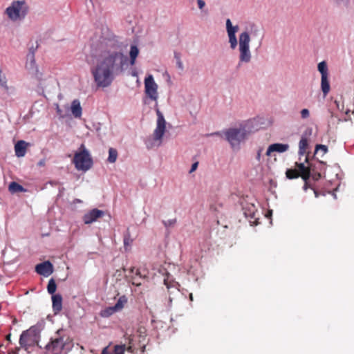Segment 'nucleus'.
Wrapping results in <instances>:
<instances>
[{"label": "nucleus", "mask_w": 354, "mask_h": 354, "mask_svg": "<svg viewBox=\"0 0 354 354\" xmlns=\"http://www.w3.org/2000/svg\"><path fill=\"white\" fill-rule=\"evenodd\" d=\"M99 55L96 65L91 72L99 87L109 86L113 80V73L122 71L128 58L114 41L104 39L98 46Z\"/></svg>", "instance_id": "nucleus-1"}, {"label": "nucleus", "mask_w": 354, "mask_h": 354, "mask_svg": "<svg viewBox=\"0 0 354 354\" xmlns=\"http://www.w3.org/2000/svg\"><path fill=\"white\" fill-rule=\"evenodd\" d=\"M44 328V323H37L29 329L22 332L19 338V344L27 350L29 347L39 344L40 333Z\"/></svg>", "instance_id": "nucleus-2"}, {"label": "nucleus", "mask_w": 354, "mask_h": 354, "mask_svg": "<svg viewBox=\"0 0 354 354\" xmlns=\"http://www.w3.org/2000/svg\"><path fill=\"white\" fill-rule=\"evenodd\" d=\"M68 339L63 329L57 330L45 345V354H62Z\"/></svg>", "instance_id": "nucleus-3"}, {"label": "nucleus", "mask_w": 354, "mask_h": 354, "mask_svg": "<svg viewBox=\"0 0 354 354\" xmlns=\"http://www.w3.org/2000/svg\"><path fill=\"white\" fill-rule=\"evenodd\" d=\"M72 162L78 171H86L93 167V158L84 144H82L75 153Z\"/></svg>", "instance_id": "nucleus-4"}, {"label": "nucleus", "mask_w": 354, "mask_h": 354, "mask_svg": "<svg viewBox=\"0 0 354 354\" xmlns=\"http://www.w3.org/2000/svg\"><path fill=\"white\" fill-rule=\"evenodd\" d=\"M28 12V6L24 0L14 1L10 6L6 9V13L8 18L13 21L24 19Z\"/></svg>", "instance_id": "nucleus-5"}, {"label": "nucleus", "mask_w": 354, "mask_h": 354, "mask_svg": "<svg viewBox=\"0 0 354 354\" xmlns=\"http://www.w3.org/2000/svg\"><path fill=\"white\" fill-rule=\"evenodd\" d=\"M250 37L248 32L245 31L240 34L239 38L240 62L247 63L249 62L251 59V53L250 51Z\"/></svg>", "instance_id": "nucleus-6"}, {"label": "nucleus", "mask_w": 354, "mask_h": 354, "mask_svg": "<svg viewBox=\"0 0 354 354\" xmlns=\"http://www.w3.org/2000/svg\"><path fill=\"white\" fill-rule=\"evenodd\" d=\"M225 139L230 144L232 147L239 145L246 137V131L244 129L232 128L224 131Z\"/></svg>", "instance_id": "nucleus-7"}, {"label": "nucleus", "mask_w": 354, "mask_h": 354, "mask_svg": "<svg viewBox=\"0 0 354 354\" xmlns=\"http://www.w3.org/2000/svg\"><path fill=\"white\" fill-rule=\"evenodd\" d=\"M157 124L156 127L153 131V140L156 141H159V145L161 143V140L165 134L166 130V122L164 118L163 115L159 110H157Z\"/></svg>", "instance_id": "nucleus-8"}, {"label": "nucleus", "mask_w": 354, "mask_h": 354, "mask_svg": "<svg viewBox=\"0 0 354 354\" xmlns=\"http://www.w3.org/2000/svg\"><path fill=\"white\" fill-rule=\"evenodd\" d=\"M306 166L304 163H296L295 169H290L286 171V177H310V169L309 163Z\"/></svg>", "instance_id": "nucleus-9"}, {"label": "nucleus", "mask_w": 354, "mask_h": 354, "mask_svg": "<svg viewBox=\"0 0 354 354\" xmlns=\"http://www.w3.org/2000/svg\"><path fill=\"white\" fill-rule=\"evenodd\" d=\"M145 88L146 95L153 100L158 99V85L155 82L153 77L149 75L145 80Z\"/></svg>", "instance_id": "nucleus-10"}, {"label": "nucleus", "mask_w": 354, "mask_h": 354, "mask_svg": "<svg viewBox=\"0 0 354 354\" xmlns=\"http://www.w3.org/2000/svg\"><path fill=\"white\" fill-rule=\"evenodd\" d=\"M226 29L229 37L230 47L232 49H234L237 46L236 32L238 31L239 27L238 26H233L230 19H227L226 21Z\"/></svg>", "instance_id": "nucleus-11"}, {"label": "nucleus", "mask_w": 354, "mask_h": 354, "mask_svg": "<svg viewBox=\"0 0 354 354\" xmlns=\"http://www.w3.org/2000/svg\"><path fill=\"white\" fill-rule=\"evenodd\" d=\"M104 212L98 209H93L83 216V221L85 224H91L96 221L99 218L103 216Z\"/></svg>", "instance_id": "nucleus-12"}, {"label": "nucleus", "mask_w": 354, "mask_h": 354, "mask_svg": "<svg viewBox=\"0 0 354 354\" xmlns=\"http://www.w3.org/2000/svg\"><path fill=\"white\" fill-rule=\"evenodd\" d=\"M35 271L41 275L48 277L53 272V266L49 261H46L37 264L35 267Z\"/></svg>", "instance_id": "nucleus-13"}, {"label": "nucleus", "mask_w": 354, "mask_h": 354, "mask_svg": "<svg viewBox=\"0 0 354 354\" xmlns=\"http://www.w3.org/2000/svg\"><path fill=\"white\" fill-rule=\"evenodd\" d=\"M28 146L29 143L24 140L18 141L15 145V155L19 158L24 157L26 153Z\"/></svg>", "instance_id": "nucleus-14"}, {"label": "nucleus", "mask_w": 354, "mask_h": 354, "mask_svg": "<svg viewBox=\"0 0 354 354\" xmlns=\"http://www.w3.org/2000/svg\"><path fill=\"white\" fill-rule=\"evenodd\" d=\"M289 148L288 145L281 143H274L270 145L266 151V155L270 156L272 152L283 153L286 151Z\"/></svg>", "instance_id": "nucleus-15"}, {"label": "nucleus", "mask_w": 354, "mask_h": 354, "mask_svg": "<svg viewBox=\"0 0 354 354\" xmlns=\"http://www.w3.org/2000/svg\"><path fill=\"white\" fill-rule=\"evenodd\" d=\"M53 310L55 314L59 313L62 309V297L59 294L52 296Z\"/></svg>", "instance_id": "nucleus-16"}, {"label": "nucleus", "mask_w": 354, "mask_h": 354, "mask_svg": "<svg viewBox=\"0 0 354 354\" xmlns=\"http://www.w3.org/2000/svg\"><path fill=\"white\" fill-rule=\"evenodd\" d=\"M321 88L323 92V94L325 96L328 95L330 91V86L328 80V75L322 76L321 77Z\"/></svg>", "instance_id": "nucleus-17"}, {"label": "nucleus", "mask_w": 354, "mask_h": 354, "mask_svg": "<svg viewBox=\"0 0 354 354\" xmlns=\"http://www.w3.org/2000/svg\"><path fill=\"white\" fill-rule=\"evenodd\" d=\"M71 112L75 118H80L82 115V107L77 100L73 101L71 104Z\"/></svg>", "instance_id": "nucleus-18"}, {"label": "nucleus", "mask_w": 354, "mask_h": 354, "mask_svg": "<svg viewBox=\"0 0 354 354\" xmlns=\"http://www.w3.org/2000/svg\"><path fill=\"white\" fill-rule=\"evenodd\" d=\"M8 190L11 194H16L26 191V189H24L21 185L18 184L16 182H12L9 185Z\"/></svg>", "instance_id": "nucleus-19"}, {"label": "nucleus", "mask_w": 354, "mask_h": 354, "mask_svg": "<svg viewBox=\"0 0 354 354\" xmlns=\"http://www.w3.org/2000/svg\"><path fill=\"white\" fill-rule=\"evenodd\" d=\"M145 277L146 276L142 274L138 268L136 269L135 274L131 277L132 284L136 286H140L141 285V281H140L139 279H145Z\"/></svg>", "instance_id": "nucleus-20"}, {"label": "nucleus", "mask_w": 354, "mask_h": 354, "mask_svg": "<svg viewBox=\"0 0 354 354\" xmlns=\"http://www.w3.org/2000/svg\"><path fill=\"white\" fill-rule=\"evenodd\" d=\"M139 54V50L135 45H132L130 48L129 56H130V64L131 66L135 64L136 57Z\"/></svg>", "instance_id": "nucleus-21"}, {"label": "nucleus", "mask_w": 354, "mask_h": 354, "mask_svg": "<svg viewBox=\"0 0 354 354\" xmlns=\"http://www.w3.org/2000/svg\"><path fill=\"white\" fill-rule=\"evenodd\" d=\"M127 298L126 296L124 295H122L120 297H119L118 300L117 301L116 304L113 306L115 310H116V311H120L121 310L124 305L127 304Z\"/></svg>", "instance_id": "nucleus-22"}, {"label": "nucleus", "mask_w": 354, "mask_h": 354, "mask_svg": "<svg viewBox=\"0 0 354 354\" xmlns=\"http://www.w3.org/2000/svg\"><path fill=\"white\" fill-rule=\"evenodd\" d=\"M266 186L268 187V189L271 193L275 192L274 189L277 186V183L274 178H267V181L264 182Z\"/></svg>", "instance_id": "nucleus-23"}, {"label": "nucleus", "mask_w": 354, "mask_h": 354, "mask_svg": "<svg viewBox=\"0 0 354 354\" xmlns=\"http://www.w3.org/2000/svg\"><path fill=\"white\" fill-rule=\"evenodd\" d=\"M317 68L322 76L328 75L327 64L325 61L319 62Z\"/></svg>", "instance_id": "nucleus-24"}, {"label": "nucleus", "mask_w": 354, "mask_h": 354, "mask_svg": "<svg viewBox=\"0 0 354 354\" xmlns=\"http://www.w3.org/2000/svg\"><path fill=\"white\" fill-rule=\"evenodd\" d=\"M118 158V151L114 148H110L109 149V157H108V162L111 163H113L116 161Z\"/></svg>", "instance_id": "nucleus-25"}, {"label": "nucleus", "mask_w": 354, "mask_h": 354, "mask_svg": "<svg viewBox=\"0 0 354 354\" xmlns=\"http://www.w3.org/2000/svg\"><path fill=\"white\" fill-rule=\"evenodd\" d=\"M308 143V139L305 137H302L299 143V153H304L307 149Z\"/></svg>", "instance_id": "nucleus-26"}, {"label": "nucleus", "mask_w": 354, "mask_h": 354, "mask_svg": "<svg viewBox=\"0 0 354 354\" xmlns=\"http://www.w3.org/2000/svg\"><path fill=\"white\" fill-rule=\"evenodd\" d=\"M133 241V239L131 237V234L129 230L124 235V246L127 250L128 247H130Z\"/></svg>", "instance_id": "nucleus-27"}, {"label": "nucleus", "mask_w": 354, "mask_h": 354, "mask_svg": "<svg viewBox=\"0 0 354 354\" xmlns=\"http://www.w3.org/2000/svg\"><path fill=\"white\" fill-rule=\"evenodd\" d=\"M116 310H115L113 306L106 308L102 310L100 313V315L103 317H109L112 315L113 313H116Z\"/></svg>", "instance_id": "nucleus-28"}, {"label": "nucleus", "mask_w": 354, "mask_h": 354, "mask_svg": "<svg viewBox=\"0 0 354 354\" xmlns=\"http://www.w3.org/2000/svg\"><path fill=\"white\" fill-rule=\"evenodd\" d=\"M57 288V285L53 279H50L48 281V286H47V290L48 293L53 295Z\"/></svg>", "instance_id": "nucleus-29"}, {"label": "nucleus", "mask_w": 354, "mask_h": 354, "mask_svg": "<svg viewBox=\"0 0 354 354\" xmlns=\"http://www.w3.org/2000/svg\"><path fill=\"white\" fill-rule=\"evenodd\" d=\"M125 345H116L114 347V353L115 354H124L125 351Z\"/></svg>", "instance_id": "nucleus-30"}, {"label": "nucleus", "mask_w": 354, "mask_h": 354, "mask_svg": "<svg viewBox=\"0 0 354 354\" xmlns=\"http://www.w3.org/2000/svg\"><path fill=\"white\" fill-rule=\"evenodd\" d=\"M27 61L29 62V64L31 67L35 66V54H34L33 51L27 55Z\"/></svg>", "instance_id": "nucleus-31"}, {"label": "nucleus", "mask_w": 354, "mask_h": 354, "mask_svg": "<svg viewBox=\"0 0 354 354\" xmlns=\"http://www.w3.org/2000/svg\"><path fill=\"white\" fill-rule=\"evenodd\" d=\"M310 116V111L307 109H304L301 111V117L302 119H306Z\"/></svg>", "instance_id": "nucleus-32"}, {"label": "nucleus", "mask_w": 354, "mask_h": 354, "mask_svg": "<svg viewBox=\"0 0 354 354\" xmlns=\"http://www.w3.org/2000/svg\"><path fill=\"white\" fill-rule=\"evenodd\" d=\"M175 57L177 59V66L180 69L183 70V62H182V61L180 59V57L179 55L175 54Z\"/></svg>", "instance_id": "nucleus-33"}, {"label": "nucleus", "mask_w": 354, "mask_h": 354, "mask_svg": "<svg viewBox=\"0 0 354 354\" xmlns=\"http://www.w3.org/2000/svg\"><path fill=\"white\" fill-rule=\"evenodd\" d=\"M176 222V219H171V220H169L167 221H163V223L165 225V226L166 227H168V226H171L173 225H174Z\"/></svg>", "instance_id": "nucleus-34"}, {"label": "nucleus", "mask_w": 354, "mask_h": 354, "mask_svg": "<svg viewBox=\"0 0 354 354\" xmlns=\"http://www.w3.org/2000/svg\"><path fill=\"white\" fill-rule=\"evenodd\" d=\"M304 180V189L305 190L307 189L308 188V183H310V180H311V178H302ZM315 178H312V180H315Z\"/></svg>", "instance_id": "nucleus-35"}, {"label": "nucleus", "mask_w": 354, "mask_h": 354, "mask_svg": "<svg viewBox=\"0 0 354 354\" xmlns=\"http://www.w3.org/2000/svg\"><path fill=\"white\" fill-rule=\"evenodd\" d=\"M198 6L200 9H203L205 6V3L203 0H197Z\"/></svg>", "instance_id": "nucleus-36"}, {"label": "nucleus", "mask_w": 354, "mask_h": 354, "mask_svg": "<svg viewBox=\"0 0 354 354\" xmlns=\"http://www.w3.org/2000/svg\"><path fill=\"white\" fill-rule=\"evenodd\" d=\"M198 165V162H194V163L192 165V167H191V169H190V170H189V172H190V173H192V172H193L194 171H195V170L197 169Z\"/></svg>", "instance_id": "nucleus-37"}, {"label": "nucleus", "mask_w": 354, "mask_h": 354, "mask_svg": "<svg viewBox=\"0 0 354 354\" xmlns=\"http://www.w3.org/2000/svg\"><path fill=\"white\" fill-rule=\"evenodd\" d=\"M318 149H322V150H323L324 152H326V151H327V147H326L325 145H317V147H316V149L317 150Z\"/></svg>", "instance_id": "nucleus-38"}, {"label": "nucleus", "mask_w": 354, "mask_h": 354, "mask_svg": "<svg viewBox=\"0 0 354 354\" xmlns=\"http://www.w3.org/2000/svg\"><path fill=\"white\" fill-rule=\"evenodd\" d=\"M261 151H262L261 149H259V150L258 151V152H257V159L258 160H260Z\"/></svg>", "instance_id": "nucleus-39"}, {"label": "nucleus", "mask_w": 354, "mask_h": 354, "mask_svg": "<svg viewBox=\"0 0 354 354\" xmlns=\"http://www.w3.org/2000/svg\"><path fill=\"white\" fill-rule=\"evenodd\" d=\"M136 269H137V268H136L135 267H131V268H130V272H131V274H135V272H136Z\"/></svg>", "instance_id": "nucleus-40"}, {"label": "nucleus", "mask_w": 354, "mask_h": 354, "mask_svg": "<svg viewBox=\"0 0 354 354\" xmlns=\"http://www.w3.org/2000/svg\"><path fill=\"white\" fill-rule=\"evenodd\" d=\"M136 269H137V268H136L135 267H131V268H130V272H131V274H135V272H136Z\"/></svg>", "instance_id": "nucleus-41"}, {"label": "nucleus", "mask_w": 354, "mask_h": 354, "mask_svg": "<svg viewBox=\"0 0 354 354\" xmlns=\"http://www.w3.org/2000/svg\"><path fill=\"white\" fill-rule=\"evenodd\" d=\"M211 135H216V136H221V135H222V134H221V133H220V132H215V133H212Z\"/></svg>", "instance_id": "nucleus-42"}, {"label": "nucleus", "mask_w": 354, "mask_h": 354, "mask_svg": "<svg viewBox=\"0 0 354 354\" xmlns=\"http://www.w3.org/2000/svg\"><path fill=\"white\" fill-rule=\"evenodd\" d=\"M313 189L314 190V193H315V196L318 197L317 192L315 189H313Z\"/></svg>", "instance_id": "nucleus-43"}, {"label": "nucleus", "mask_w": 354, "mask_h": 354, "mask_svg": "<svg viewBox=\"0 0 354 354\" xmlns=\"http://www.w3.org/2000/svg\"><path fill=\"white\" fill-rule=\"evenodd\" d=\"M189 299H190L191 301L193 300V295H192V293L189 295Z\"/></svg>", "instance_id": "nucleus-44"}, {"label": "nucleus", "mask_w": 354, "mask_h": 354, "mask_svg": "<svg viewBox=\"0 0 354 354\" xmlns=\"http://www.w3.org/2000/svg\"><path fill=\"white\" fill-rule=\"evenodd\" d=\"M6 339H7L8 340H10V334H8V335H7Z\"/></svg>", "instance_id": "nucleus-45"}, {"label": "nucleus", "mask_w": 354, "mask_h": 354, "mask_svg": "<svg viewBox=\"0 0 354 354\" xmlns=\"http://www.w3.org/2000/svg\"><path fill=\"white\" fill-rule=\"evenodd\" d=\"M317 177L321 178L322 175L320 174H319Z\"/></svg>", "instance_id": "nucleus-46"}]
</instances>
